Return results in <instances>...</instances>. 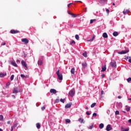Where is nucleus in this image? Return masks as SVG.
<instances>
[{"label": "nucleus", "instance_id": "obj_49", "mask_svg": "<svg viewBox=\"0 0 131 131\" xmlns=\"http://www.w3.org/2000/svg\"><path fill=\"white\" fill-rule=\"evenodd\" d=\"M1 46H6V42H3L1 44Z\"/></svg>", "mask_w": 131, "mask_h": 131}, {"label": "nucleus", "instance_id": "obj_52", "mask_svg": "<svg viewBox=\"0 0 131 131\" xmlns=\"http://www.w3.org/2000/svg\"><path fill=\"white\" fill-rule=\"evenodd\" d=\"M7 124H11V121H8L7 122Z\"/></svg>", "mask_w": 131, "mask_h": 131}, {"label": "nucleus", "instance_id": "obj_3", "mask_svg": "<svg viewBox=\"0 0 131 131\" xmlns=\"http://www.w3.org/2000/svg\"><path fill=\"white\" fill-rule=\"evenodd\" d=\"M13 94H18L19 93V91L18 90L17 87H14L13 89L12 90Z\"/></svg>", "mask_w": 131, "mask_h": 131}, {"label": "nucleus", "instance_id": "obj_6", "mask_svg": "<svg viewBox=\"0 0 131 131\" xmlns=\"http://www.w3.org/2000/svg\"><path fill=\"white\" fill-rule=\"evenodd\" d=\"M21 65L26 68L25 69L26 70H27V64H26V62L24 61V60L21 61Z\"/></svg>", "mask_w": 131, "mask_h": 131}, {"label": "nucleus", "instance_id": "obj_38", "mask_svg": "<svg viewBox=\"0 0 131 131\" xmlns=\"http://www.w3.org/2000/svg\"><path fill=\"white\" fill-rule=\"evenodd\" d=\"M20 77L22 78H26V76H25V75H23V74H21L20 75Z\"/></svg>", "mask_w": 131, "mask_h": 131}, {"label": "nucleus", "instance_id": "obj_7", "mask_svg": "<svg viewBox=\"0 0 131 131\" xmlns=\"http://www.w3.org/2000/svg\"><path fill=\"white\" fill-rule=\"evenodd\" d=\"M21 41L22 42H24V43H25L26 45L29 42V40H28L27 38H23L21 39Z\"/></svg>", "mask_w": 131, "mask_h": 131}, {"label": "nucleus", "instance_id": "obj_42", "mask_svg": "<svg viewBox=\"0 0 131 131\" xmlns=\"http://www.w3.org/2000/svg\"><path fill=\"white\" fill-rule=\"evenodd\" d=\"M95 36H94L93 37L92 39L91 40H89V41H93L94 40V39H95Z\"/></svg>", "mask_w": 131, "mask_h": 131}, {"label": "nucleus", "instance_id": "obj_10", "mask_svg": "<svg viewBox=\"0 0 131 131\" xmlns=\"http://www.w3.org/2000/svg\"><path fill=\"white\" fill-rule=\"evenodd\" d=\"M72 105V103H68L65 105L66 109H67L68 108H70L71 106Z\"/></svg>", "mask_w": 131, "mask_h": 131}, {"label": "nucleus", "instance_id": "obj_37", "mask_svg": "<svg viewBox=\"0 0 131 131\" xmlns=\"http://www.w3.org/2000/svg\"><path fill=\"white\" fill-rule=\"evenodd\" d=\"M75 45V41L74 40H72L71 42H70V45Z\"/></svg>", "mask_w": 131, "mask_h": 131}, {"label": "nucleus", "instance_id": "obj_48", "mask_svg": "<svg viewBox=\"0 0 131 131\" xmlns=\"http://www.w3.org/2000/svg\"><path fill=\"white\" fill-rule=\"evenodd\" d=\"M10 84H11V83L10 82H8L6 84V86H9V85H10Z\"/></svg>", "mask_w": 131, "mask_h": 131}, {"label": "nucleus", "instance_id": "obj_27", "mask_svg": "<svg viewBox=\"0 0 131 131\" xmlns=\"http://www.w3.org/2000/svg\"><path fill=\"white\" fill-rule=\"evenodd\" d=\"M17 126H18V123L14 122L13 124V127H17Z\"/></svg>", "mask_w": 131, "mask_h": 131}, {"label": "nucleus", "instance_id": "obj_59", "mask_svg": "<svg viewBox=\"0 0 131 131\" xmlns=\"http://www.w3.org/2000/svg\"><path fill=\"white\" fill-rule=\"evenodd\" d=\"M128 121L129 123H131V119H129Z\"/></svg>", "mask_w": 131, "mask_h": 131}, {"label": "nucleus", "instance_id": "obj_12", "mask_svg": "<svg viewBox=\"0 0 131 131\" xmlns=\"http://www.w3.org/2000/svg\"><path fill=\"white\" fill-rule=\"evenodd\" d=\"M50 93L51 94H56L57 93V91L55 89H51L50 90Z\"/></svg>", "mask_w": 131, "mask_h": 131}, {"label": "nucleus", "instance_id": "obj_9", "mask_svg": "<svg viewBox=\"0 0 131 131\" xmlns=\"http://www.w3.org/2000/svg\"><path fill=\"white\" fill-rule=\"evenodd\" d=\"M110 66H111V67H116V62L115 61H112L110 63Z\"/></svg>", "mask_w": 131, "mask_h": 131}, {"label": "nucleus", "instance_id": "obj_35", "mask_svg": "<svg viewBox=\"0 0 131 131\" xmlns=\"http://www.w3.org/2000/svg\"><path fill=\"white\" fill-rule=\"evenodd\" d=\"M14 77H15V76L14 75H12L10 77V80L12 81L14 79Z\"/></svg>", "mask_w": 131, "mask_h": 131}, {"label": "nucleus", "instance_id": "obj_64", "mask_svg": "<svg viewBox=\"0 0 131 131\" xmlns=\"http://www.w3.org/2000/svg\"><path fill=\"white\" fill-rule=\"evenodd\" d=\"M0 131H3V130L2 129V128H0Z\"/></svg>", "mask_w": 131, "mask_h": 131}, {"label": "nucleus", "instance_id": "obj_57", "mask_svg": "<svg viewBox=\"0 0 131 131\" xmlns=\"http://www.w3.org/2000/svg\"><path fill=\"white\" fill-rule=\"evenodd\" d=\"M14 129V128H13V126H11V131H13Z\"/></svg>", "mask_w": 131, "mask_h": 131}, {"label": "nucleus", "instance_id": "obj_36", "mask_svg": "<svg viewBox=\"0 0 131 131\" xmlns=\"http://www.w3.org/2000/svg\"><path fill=\"white\" fill-rule=\"evenodd\" d=\"M64 101H65V99H60V102H61V103H65V102H64Z\"/></svg>", "mask_w": 131, "mask_h": 131}, {"label": "nucleus", "instance_id": "obj_40", "mask_svg": "<svg viewBox=\"0 0 131 131\" xmlns=\"http://www.w3.org/2000/svg\"><path fill=\"white\" fill-rule=\"evenodd\" d=\"M94 128V125H92L89 127V129H92V128Z\"/></svg>", "mask_w": 131, "mask_h": 131}, {"label": "nucleus", "instance_id": "obj_61", "mask_svg": "<svg viewBox=\"0 0 131 131\" xmlns=\"http://www.w3.org/2000/svg\"><path fill=\"white\" fill-rule=\"evenodd\" d=\"M85 109H86V110H89V107H88V106H86V107H85Z\"/></svg>", "mask_w": 131, "mask_h": 131}, {"label": "nucleus", "instance_id": "obj_47", "mask_svg": "<svg viewBox=\"0 0 131 131\" xmlns=\"http://www.w3.org/2000/svg\"><path fill=\"white\" fill-rule=\"evenodd\" d=\"M45 109H46V107H45V106H42V107H41V110H42V111H43V110H45Z\"/></svg>", "mask_w": 131, "mask_h": 131}, {"label": "nucleus", "instance_id": "obj_22", "mask_svg": "<svg viewBox=\"0 0 131 131\" xmlns=\"http://www.w3.org/2000/svg\"><path fill=\"white\" fill-rule=\"evenodd\" d=\"M113 35L114 36H117L118 35V32H114L113 33Z\"/></svg>", "mask_w": 131, "mask_h": 131}, {"label": "nucleus", "instance_id": "obj_41", "mask_svg": "<svg viewBox=\"0 0 131 131\" xmlns=\"http://www.w3.org/2000/svg\"><path fill=\"white\" fill-rule=\"evenodd\" d=\"M105 11H106L107 14H109V13H110V11H109V9H106Z\"/></svg>", "mask_w": 131, "mask_h": 131}, {"label": "nucleus", "instance_id": "obj_56", "mask_svg": "<svg viewBox=\"0 0 131 131\" xmlns=\"http://www.w3.org/2000/svg\"><path fill=\"white\" fill-rule=\"evenodd\" d=\"M128 62H129V63H131V58H130V59H128Z\"/></svg>", "mask_w": 131, "mask_h": 131}, {"label": "nucleus", "instance_id": "obj_31", "mask_svg": "<svg viewBox=\"0 0 131 131\" xmlns=\"http://www.w3.org/2000/svg\"><path fill=\"white\" fill-rule=\"evenodd\" d=\"M71 15L73 18H76V17H77V15L75 14L72 13Z\"/></svg>", "mask_w": 131, "mask_h": 131}, {"label": "nucleus", "instance_id": "obj_53", "mask_svg": "<svg viewBox=\"0 0 131 131\" xmlns=\"http://www.w3.org/2000/svg\"><path fill=\"white\" fill-rule=\"evenodd\" d=\"M12 97L13 99H16V96H15V95H12Z\"/></svg>", "mask_w": 131, "mask_h": 131}, {"label": "nucleus", "instance_id": "obj_13", "mask_svg": "<svg viewBox=\"0 0 131 131\" xmlns=\"http://www.w3.org/2000/svg\"><path fill=\"white\" fill-rule=\"evenodd\" d=\"M106 69H107V68H106V65L102 67L101 72H104V71H106Z\"/></svg>", "mask_w": 131, "mask_h": 131}, {"label": "nucleus", "instance_id": "obj_55", "mask_svg": "<svg viewBox=\"0 0 131 131\" xmlns=\"http://www.w3.org/2000/svg\"><path fill=\"white\" fill-rule=\"evenodd\" d=\"M68 13L69 15H72V13L70 12V11H68Z\"/></svg>", "mask_w": 131, "mask_h": 131}, {"label": "nucleus", "instance_id": "obj_46", "mask_svg": "<svg viewBox=\"0 0 131 131\" xmlns=\"http://www.w3.org/2000/svg\"><path fill=\"white\" fill-rule=\"evenodd\" d=\"M93 116H94L95 117H97V113H93Z\"/></svg>", "mask_w": 131, "mask_h": 131}, {"label": "nucleus", "instance_id": "obj_60", "mask_svg": "<svg viewBox=\"0 0 131 131\" xmlns=\"http://www.w3.org/2000/svg\"><path fill=\"white\" fill-rule=\"evenodd\" d=\"M118 99H121V97L120 96H119L118 97Z\"/></svg>", "mask_w": 131, "mask_h": 131}, {"label": "nucleus", "instance_id": "obj_51", "mask_svg": "<svg viewBox=\"0 0 131 131\" xmlns=\"http://www.w3.org/2000/svg\"><path fill=\"white\" fill-rule=\"evenodd\" d=\"M86 114L87 115H91L89 112H86Z\"/></svg>", "mask_w": 131, "mask_h": 131}, {"label": "nucleus", "instance_id": "obj_58", "mask_svg": "<svg viewBox=\"0 0 131 131\" xmlns=\"http://www.w3.org/2000/svg\"><path fill=\"white\" fill-rule=\"evenodd\" d=\"M16 62L17 63H20V60H16Z\"/></svg>", "mask_w": 131, "mask_h": 131}, {"label": "nucleus", "instance_id": "obj_32", "mask_svg": "<svg viewBox=\"0 0 131 131\" xmlns=\"http://www.w3.org/2000/svg\"><path fill=\"white\" fill-rule=\"evenodd\" d=\"M95 21H96V19H91L90 20V24H92V23H94V22H95Z\"/></svg>", "mask_w": 131, "mask_h": 131}, {"label": "nucleus", "instance_id": "obj_54", "mask_svg": "<svg viewBox=\"0 0 131 131\" xmlns=\"http://www.w3.org/2000/svg\"><path fill=\"white\" fill-rule=\"evenodd\" d=\"M105 76V75L104 74H102V75H101V77L102 78H104V77Z\"/></svg>", "mask_w": 131, "mask_h": 131}, {"label": "nucleus", "instance_id": "obj_25", "mask_svg": "<svg viewBox=\"0 0 131 131\" xmlns=\"http://www.w3.org/2000/svg\"><path fill=\"white\" fill-rule=\"evenodd\" d=\"M36 125L37 128H40V124H39V123H37Z\"/></svg>", "mask_w": 131, "mask_h": 131}, {"label": "nucleus", "instance_id": "obj_23", "mask_svg": "<svg viewBox=\"0 0 131 131\" xmlns=\"http://www.w3.org/2000/svg\"><path fill=\"white\" fill-rule=\"evenodd\" d=\"M99 128L102 129L104 127V124L101 123L99 126Z\"/></svg>", "mask_w": 131, "mask_h": 131}, {"label": "nucleus", "instance_id": "obj_15", "mask_svg": "<svg viewBox=\"0 0 131 131\" xmlns=\"http://www.w3.org/2000/svg\"><path fill=\"white\" fill-rule=\"evenodd\" d=\"M102 36L104 38H108V35L107 34V33H103Z\"/></svg>", "mask_w": 131, "mask_h": 131}, {"label": "nucleus", "instance_id": "obj_4", "mask_svg": "<svg viewBox=\"0 0 131 131\" xmlns=\"http://www.w3.org/2000/svg\"><path fill=\"white\" fill-rule=\"evenodd\" d=\"M19 33H20V31H19L18 30H11L10 31V33H11V34H16Z\"/></svg>", "mask_w": 131, "mask_h": 131}, {"label": "nucleus", "instance_id": "obj_33", "mask_svg": "<svg viewBox=\"0 0 131 131\" xmlns=\"http://www.w3.org/2000/svg\"><path fill=\"white\" fill-rule=\"evenodd\" d=\"M96 103H93L92 104H91V108H94V107H95V106H96Z\"/></svg>", "mask_w": 131, "mask_h": 131}, {"label": "nucleus", "instance_id": "obj_16", "mask_svg": "<svg viewBox=\"0 0 131 131\" xmlns=\"http://www.w3.org/2000/svg\"><path fill=\"white\" fill-rule=\"evenodd\" d=\"M11 65L14 66V67H18V65L17 64V63H16V62L14 61H11Z\"/></svg>", "mask_w": 131, "mask_h": 131}, {"label": "nucleus", "instance_id": "obj_19", "mask_svg": "<svg viewBox=\"0 0 131 131\" xmlns=\"http://www.w3.org/2000/svg\"><path fill=\"white\" fill-rule=\"evenodd\" d=\"M79 122H80V123H84V122H83V119H82V118H80L78 119Z\"/></svg>", "mask_w": 131, "mask_h": 131}, {"label": "nucleus", "instance_id": "obj_8", "mask_svg": "<svg viewBox=\"0 0 131 131\" xmlns=\"http://www.w3.org/2000/svg\"><path fill=\"white\" fill-rule=\"evenodd\" d=\"M43 60V56L41 57V59L38 61V65H39L40 66H41L42 65V60Z\"/></svg>", "mask_w": 131, "mask_h": 131}, {"label": "nucleus", "instance_id": "obj_24", "mask_svg": "<svg viewBox=\"0 0 131 131\" xmlns=\"http://www.w3.org/2000/svg\"><path fill=\"white\" fill-rule=\"evenodd\" d=\"M128 12H129L128 9H126L125 11H124L123 12V13L124 15H126V14H127V13H128Z\"/></svg>", "mask_w": 131, "mask_h": 131}, {"label": "nucleus", "instance_id": "obj_39", "mask_svg": "<svg viewBox=\"0 0 131 131\" xmlns=\"http://www.w3.org/2000/svg\"><path fill=\"white\" fill-rule=\"evenodd\" d=\"M115 115H119V111H116L115 112Z\"/></svg>", "mask_w": 131, "mask_h": 131}, {"label": "nucleus", "instance_id": "obj_11", "mask_svg": "<svg viewBox=\"0 0 131 131\" xmlns=\"http://www.w3.org/2000/svg\"><path fill=\"white\" fill-rule=\"evenodd\" d=\"M107 131H110L112 130V128H111V125L108 124L106 126V128Z\"/></svg>", "mask_w": 131, "mask_h": 131}, {"label": "nucleus", "instance_id": "obj_30", "mask_svg": "<svg viewBox=\"0 0 131 131\" xmlns=\"http://www.w3.org/2000/svg\"><path fill=\"white\" fill-rule=\"evenodd\" d=\"M6 76V75L4 74L3 73H0V77H5Z\"/></svg>", "mask_w": 131, "mask_h": 131}, {"label": "nucleus", "instance_id": "obj_62", "mask_svg": "<svg viewBox=\"0 0 131 131\" xmlns=\"http://www.w3.org/2000/svg\"><path fill=\"white\" fill-rule=\"evenodd\" d=\"M70 26L71 27H73V25H71Z\"/></svg>", "mask_w": 131, "mask_h": 131}, {"label": "nucleus", "instance_id": "obj_1", "mask_svg": "<svg viewBox=\"0 0 131 131\" xmlns=\"http://www.w3.org/2000/svg\"><path fill=\"white\" fill-rule=\"evenodd\" d=\"M56 74L58 76V78L59 80H63V75L62 74L60 73V71L58 70L56 72Z\"/></svg>", "mask_w": 131, "mask_h": 131}, {"label": "nucleus", "instance_id": "obj_50", "mask_svg": "<svg viewBox=\"0 0 131 131\" xmlns=\"http://www.w3.org/2000/svg\"><path fill=\"white\" fill-rule=\"evenodd\" d=\"M72 5V3H70L68 5V8H69V7H70V5Z\"/></svg>", "mask_w": 131, "mask_h": 131}, {"label": "nucleus", "instance_id": "obj_21", "mask_svg": "<svg viewBox=\"0 0 131 131\" xmlns=\"http://www.w3.org/2000/svg\"><path fill=\"white\" fill-rule=\"evenodd\" d=\"M121 131H128V130H129V128L124 129L123 127H121Z\"/></svg>", "mask_w": 131, "mask_h": 131}, {"label": "nucleus", "instance_id": "obj_28", "mask_svg": "<svg viewBox=\"0 0 131 131\" xmlns=\"http://www.w3.org/2000/svg\"><path fill=\"white\" fill-rule=\"evenodd\" d=\"M75 37L76 39H77V40H78L79 39V36L78 34H76L75 36Z\"/></svg>", "mask_w": 131, "mask_h": 131}, {"label": "nucleus", "instance_id": "obj_14", "mask_svg": "<svg viewBox=\"0 0 131 131\" xmlns=\"http://www.w3.org/2000/svg\"><path fill=\"white\" fill-rule=\"evenodd\" d=\"M75 69L74 68H72L71 70V73H72V74H73V75H74V74H75Z\"/></svg>", "mask_w": 131, "mask_h": 131}, {"label": "nucleus", "instance_id": "obj_43", "mask_svg": "<svg viewBox=\"0 0 131 131\" xmlns=\"http://www.w3.org/2000/svg\"><path fill=\"white\" fill-rule=\"evenodd\" d=\"M127 82H130L131 81V78H128L127 79Z\"/></svg>", "mask_w": 131, "mask_h": 131}, {"label": "nucleus", "instance_id": "obj_20", "mask_svg": "<svg viewBox=\"0 0 131 131\" xmlns=\"http://www.w3.org/2000/svg\"><path fill=\"white\" fill-rule=\"evenodd\" d=\"M100 4H105L106 3V0H98Z\"/></svg>", "mask_w": 131, "mask_h": 131}, {"label": "nucleus", "instance_id": "obj_45", "mask_svg": "<svg viewBox=\"0 0 131 131\" xmlns=\"http://www.w3.org/2000/svg\"><path fill=\"white\" fill-rule=\"evenodd\" d=\"M129 110H130V108L129 107H126V111L128 112V111H129Z\"/></svg>", "mask_w": 131, "mask_h": 131}, {"label": "nucleus", "instance_id": "obj_18", "mask_svg": "<svg viewBox=\"0 0 131 131\" xmlns=\"http://www.w3.org/2000/svg\"><path fill=\"white\" fill-rule=\"evenodd\" d=\"M82 56H83V57H85V58H88V53H86V52H84V53H83Z\"/></svg>", "mask_w": 131, "mask_h": 131}, {"label": "nucleus", "instance_id": "obj_44", "mask_svg": "<svg viewBox=\"0 0 131 131\" xmlns=\"http://www.w3.org/2000/svg\"><path fill=\"white\" fill-rule=\"evenodd\" d=\"M55 102L56 103H59V97H58V98L56 99Z\"/></svg>", "mask_w": 131, "mask_h": 131}, {"label": "nucleus", "instance_id": "obj_34", "mask_svg": "<svg viewBox=\"0 0 131 131\" xmlns=\"http://www.w3.org/2000/svg\"><path fill=\"white\" fill-rule=\"evenodd\" d=\"M103 95H104V91H101V95H100V97L101 98H103Z\"/></svg>", "mask_w": 131, "mask_h": 131}, {"label": "nucleus", "instance_id": "obj_26", "mask_svg": "<svg viewBox=\"0 0 131 131\" xmlns=\"http://www.w3.org/2000/svg\"><path fill=\"white\" fill-rule=\"evenodd\" d=\"M66 122L67 123H70V122H71V121L69 119H66Z\"/></svg>", "mask_w": 131, "mask_h": 131}, {"label": "nucleus", "instance_id": "obj_5", "mask_svg": "<svg viewBox=\"0 0 131 131\" xmlns=\"http://www.w3.org/2000/svg\"><path fill=\"white\" fill-rule=\"evenodd\" d=\"M128 52H129V50H126L125 51L119 52H118V54H119V55H123L124 54H127V53H128Z\"/></svg>", "mask_w": 131, "mask_h": 131}, {"label": "nucleus", "instance_id": "obj_2", "mask_svg": "<svg viewBox=\"0 0 131 131\" xmlns=\"http://www.w3.org/2000/svg\"><path fill=\"white\" fill-rule=\"evenodd\" d=\"M74 95H75V90L73 89L69 92V96L72 97L74 96Z\"/></svg>", "mask_w": 131, "mask_h": 131}, {"label": "nucleus", "instance_id": "obj_17", "mask_svg": "<svg viewBox=\"0 0 131 131\" xmlns=\"http://www.w3.org/2000/svg\"><path fill=\"white\" fill-rule=\"evenodd\" d=\"M82 66L83 67V68H85L88 67V63L86 62H84L82 63Z\"/></svg>", "mask_w": 131, "mask_h": 131}, {"label": "nucleus", "instance_id": "obj_63", "mask_svg": "<svg viewBox=\"0 0 131 131\" xmlns=\"http://www.w3.org/2000/svg\"><path fill=\"white\" fill-rule=\"evenodd\" d=\"M113 6H115V3H113Z\"/></svg>", "mask_w": 131, "mask_h": 131}, {"label": "nucleus", "instance_id": "obj_29", "mask_svg": "<svg viewBox=\"0 0 131 131\" xmlns=\"http://www.w3.org/2000/svg\"><path fill=\"white\" fill-rule=\"evenodd\" d=\"M3 119H4V116H3L2 115H0V121H3Z\"/></svg>", "mask_w": 131, "mask_h": 131}]
</instances>
